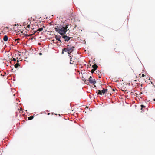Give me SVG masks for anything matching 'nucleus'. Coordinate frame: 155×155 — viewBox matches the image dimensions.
Wrapping results in <instances>:
<instances>
[{
    "instance_id": "26",
    "label": "nucleus",
    "mask_w": 155,
    "mask_h": 155,
    "mask_svg": "<svg viewBox=\"0 0 155 155\" xmlns=\"http://www.w3.org/2000/svg\"><path fill=\"white\" fill-rule=\"evenodd\" d=\"M123 91H126V90H123Z\"/></svg>"
},
{
    "instance_id": "14",
    "label": "nucleus",
    "mask_w": 155,
    "mask_h": 155,
    "mask_svg": "<svg viewBox=\"0 0 155 155\" xmlns=\"http://www.w3.org/2000/svg\"><path fill=\"white\" fill-rule=\"evenodd\" d=\"M95 70H94V69H92L91 70V72L92 73H93L94 72V71Z\"/></svg>"
},
{
    "instance_id": "6",
    "label": "nucleus",
    "mask_w": 155,
    "mask_h": 155,
    "mask_svg": "<svg viewBox=\"0 0 155 155\" xmlns=\"http://www.w3.org/2000/svg\"><path fill=\"white\" fill-rule=\"evenodd\" d=\"M70 63L71 64H74V63L76 62V59H74L73 60H72V57L73 56H70Z\"/></svg>"
},
{
    "instance_id": "15",
    "label": "nucleus",
    "mask_w": 155,
    "mask_h": 155,
    "mask_svg": "<svg viewBox=\"0 0 155 155\" xmlns=\"http://www.w3.org/2000/svg\"><path fill=\"white\" fill-rule=\"evenodd\" d=\"M76 59V62L77 61V58H76V57H74V58H73V59Z\"/></svg>"
},
{
    "instance_id": "19",
    "label": "nucleus",
    "mask_w": 155,
    "mask_h": 155,
    "mask_svg": "<svg viewBox=\"0 0 155 155\" xmlns=\"http://www.w3.org/2000/svg\"><path fill=\"white\" fill-rule=\"evenodd\" d=\"M13 61H16V59L15 58H13L12 59Z\"/></svg>"
},
{
    "instance_id": "27",
    "label": "nucleus",
    "mask_w": 155,
    "mask_h": 155,
    "mask_svg": "<svg viewBox=\"0 0 155 155\" xmlns=\"http://www.w3.org/2000/svg\"><path fill=\"white\" fill-rule=\"evenodd\" d=\"M17 43H19V42H18V41H17Z\"/></svg>"
},
{
    "instance_id": "8",
    "label": "nucleus",
    "mask_w": 155,
    "mask_h": 155,
    "mask_svg": "<svg viewBox=\"0 0 155 155\" xmlns=\"http://www.w3.org/2000/svg\"><path fill=\"white\" fill-rule=\"evenodd\" d=\"M92 67L93 68V69L96 70L98 66L96 64H94V65H92Z\"/></svg>"
},
{
    "instance_id": "12",
    "label": "nucleus",
    "mask_w": 155,
    "mask_h": 155,
    "mask_svg": "<svg viewBox=\"0 0 155 155\" xmlns=\"http://www.w3.org/2000/svg\"><path fill=\"white\" fill-rule=\"evenodd\" d=\"M34 118L33 116H31L28 117V119L29 120H32Z\"/></svg>"
},
{
    "instance_id": "13",
    "label": "nucleus",
    "mask_w": 155,
    "mask_h": 155,
    "mask_svg": "<svg viewBox=\"0 0 155 155\" xmlns=\"http://www.w3.org/2000/svg\"><path fill=\"white\" fill-rule=\"evenodd\" d=\"M141 110H142L143 108H145V106H144L143 105H141Z\"/></svg>"
},
{
    "instance_id": "18",
    "label": "nucleus",
    "mask_w": 155,
    "mask_h": 155,
    "mask_svg": "<svg viewBox=\"0 0 155 155\" xmlns=\"http://www.w3.org/2000/svg\"><path fill=\"white\" fill-rule=\"evenodd\" d=\"M30 26V25H27V28H29Z\"/></svg>"
},
{
    "instance_id": "3",
    "label": "nucleus",
    "mask_w": 155,
    "mask_h": 155,
    "mask_svg": "<svg viewBox=\"0 0 155 155\" xmlns=\"http://www.w3.org/2000/svg\"><path fill=\"white\" fill-rule=\"evenodd\" d=\"M108 90L107 89H103L102 90H98L97 94L102 95H103L104 93H106L107 92Z\"/></svg>"
},
{
    "instance_id": "5",
    "label": "nucleus",
    "mask_w": 155,
    "mask_h": 155,
    "mask_svg": "<svg viewBox=\"0 0 155 155\" xmlns=\"http://www.w3.org/2000/svg\"><path fill=\"white\" fill-rule=\"evenodd\" d=\"M88 81L91 84H95L96 83V81L95 79H92L91 76H90L88 79Z\"/></svg>"
},
{
    "instance_id": "10",
    "label": "nucleus",
    "mask_w": 155,
    "mask_h": 155,
    "mask_svg": "<svg viewBox=\"0 0 155 155\" xmlns=\"http://www.w3.org/2000/svg\"><path fill=\"white\" fill-rule=\"evenodd\" d=\"M43 29L42 28H41L38 30H37L35 32H38V33H39V32L43 30Z\"/></svg>"
},
{
    "instance_id": "25",
    "label": "nucleus",
    "mask_w": 155,
    "mask_h": 155,
    "mask_svg": "<svg viewBox=\"0 0 155 155\" xmlns=\"http://www.w3.org/2000/svg\"><path fill=\"white\" fill-rule=\"evenodd\" d=\"M69 46V45H67V46H68V47Z\"/></svg>"
},
{
    "instance_id": "20",
    "label": "nucleus",
    "mask_w": 155,
    "mask_h": 155,
    "mask_svg": "<svg viewBox=\"0 0 155 155\" xmlns=\"http://www.w3.org/2000/svg\"><path fill=\"white\" fill-rule=\"evenodd\" d=\"M142 77H144V76H145V75L144 74H142Z\"/></svg>"
},
{
    "instance_id": "16",
    "label": "nucleus",
    "mask_w": 155,
    "mask_h": 155,
    "mask_svg": "<svg viewBox=\"0 0 155 155\" xmlns=\"http://www.w3.org/2000/svg\"><path fill=\"white\" fill-rule=\"evenodd\" d=\"M19 39H19V38H18V39H15V41H18V40H19Z\"/></svg>"
},
{
    "instance_id": "2",
    "label": "nucleus",
    "mask_w": 155,
    "mask_h": 155,
    "mask_svg": "<svg viewBox=\"0 0 155 155\" xmlns=\"http://www.w3.org/2000/svg\"><path fill=\"white\" fill-rule=\"evenodd\" d=\"M74 46H71V47H68L67 48H64L62 49V54H63L64 52H67L68 54H71V53L74 50Z\"/></svg>"
},
{
    "instance_id": "9",
    "label": "nucleus",
    "mask_w": 155,
    "mask_h": 155,
    "mask_svg": "<svg viewBox=\"0 0 155 155\" xmlns=\"http://www.w3.org/2000/svg\"><path fill=\"white\" fill-rule=\"evenodd\" d=\"M8 37L7 35H5L3 37V40L5 41H6L8 40Z\"/></svg>"
},
{
    "instance_id": "1",
    "label": "nucleus",
    "mask_w": 155,
    "mask_h": 155,
    "mask_svg": "<svg viewBox=\"0 0 155 155\" xmlns=\"http://www.w3.org/2000/svg\"><path fill=\"white\" fill-rule=\"evenodd\" d=\"M69 25H66L65 26H59L54 28V29L57 32L59 33L61 35H63L66 33L68 30V26Z\"/></svg>"
},
{
    "instance_id": "23",
    "label": "nucleus",
    "mask_w": 155,
    "mask_h": 155,
    "mask_svg": "<svg viewBox=\"0 0 155 155\" xmlns=\"http://www.w3.org/2000/svg\"><path fill=\"white\" fill-rule=\"evenodd\" d=\"M50 114V113H48L47 114L48 115H49Z\"/></svg>"
},
{
    "instance_id": "21",
    "label": "nucleus",
    "mask_w": 155,
    "mask_h": 155,
    "mask_svg": "<svg viewBox=\"0 0 155 155\" xmlns=\"http://www.w3.org/2000/svg\"><path fill=\"white\" fill-rule=\"evenodd\" d=\"M77 27V25H75L74 27V28L73 29L74 30V28H76V27Z\"/></svg>"
},
{
    "instance_id": "11",
    "label": "nucleus",
    "mask_w": 155,
    "mask_h": 155,
    "mask_svg": "<svg viewBox=\"0 0 155 155\" xmlns=\"http://www.w3.org/2000/svg\"><path fill=\"white\" fill-rule=\"evenodd\" d=\"M20 66V64L18 63H16L15 65V68H17L19 66Z\"/></svg>"
},
{
    "instance_id": "24",
    "label": "nucleus",
    "mask_w": 155,
    "mask_h": 155,
    "mask_svg": "<svg viewBox=\"0 0 155 155\" xmlns=\"http://www.w3.org/2000/svg\"><path fill=\"white\" fill-rule=\"evenodd\" d=\"M17 62H19L18 60H17Z\"/></svg>"
},
{
    "instance_id": "7",
    "label": "nucleus",
    "mask_w": 155,
    "mask_h": 155,
    "mask_svg": "<svg viewBox=\"0 0 155 155\" xmlns=\"http://www.w3.org/2000/svg\"><path fill=\"white\" fill-rule=\"evenodd\" d=\"M55 38L56 39V40L58 41H60V42H61V41L60 39V38H61V36L56 35L55 37Z\"/></svg>"
},
{
    "instance_id": "4",
    "label": "nucleus",
    "mask_w": 155,
    "mask_h": 155,
    "mask_svg": "<svg viewBox=\"0 0 155 155\" xmlns=\"http://www.w3.org/2000/svg\"><path fill=\"white\" fill-rule=\"evenodd\" d=\"M62 38L64 39L65 41H68L70 39L72 38V37L64 35H62Z\"/></svg>"
},
{
    "instance_id": "17",
    "label": "nucleus",
    "mask_w": 155,
    "mask_h": 155,
    "mask_svg": "<svg viewBox=\"0 0 155 155\" xmlns=\"http://www.w3.org/2000/svg\"><path fill=\"white\" fill-rule=\"evenodd\" d=\"M39 54L40 55H42V53H40Z\"/></svg>"
},
{
    "instance_id": "22",
    "label": "nucleus",
    "mask_w": 155,
    "mask_h": 155,
    "mask_svg": "<svg viewBox=\"0 0 155 155\" xmlns=\"http://www.w3.org/2000/svg\"><path fill=\"white\" fill-rule=\"evenodd\" d=\"M112 90H113L114 91H115V89H112Z\"/></svg>"
}]
</instances>
